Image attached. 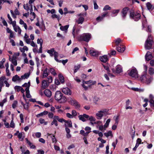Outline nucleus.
<instances>
[{
	"label": "nucleus",
	"instance_id": "nucleus-32",
	"mask_svg": "<svg viewBox=\"0 0 154 154\" xmlns=\"http://www.w3.org/2000/svg\"><path fill=\"white\" fill-rule=\"evenodd\" d=\"M51 17L53 19L55 18H57L58 21L61 19V17L59 15H57L55 14H53L52 15Z\"/></svg>",
	"mask_w": 154,
	"mask_h": 154
},
{
	"label": "nucleus",
	"instance_id": "nucleus-62",
	"mask_svg": "<svg viewBox=\"0 0 154 154\" xmlns=\"http://www.w3.org/2000/svg\"><path fill=\"white\" fill-rule=\"evenodd\" d=\"M77 112L75 110H73L72 111V116H77Z\"/></svg>",
	"mask_w": 154,
	"mask_h": 154
},
{
	"label": "nucleus",
	"instance_id": "nucleus-37",
	"mask_svg": "<svg viewBox=\"0 0 154 154\" xmlns=\"http://www.w3.org/2000/svg\"><path fill=\"white\" fill-rule=\"evenodd\" d=\"M29 75L30 74L29 73H25L24 75L21 76V78L22 79H27L29 77Z\"/></svg>",
	"mask_w": 154,
	"mask_h": 154
},
{
	"label": "nucleus",
	"instance_id": "nucleus-24",
	"mask_svg": "<svg viewBox=\"0 0 154 154\" xmlns=\"http://www.w3.org/2000/svg\"><path fill=\"white\" fill-rule=\"evenodd\" d=\"M22 79L20 78L19 76H18L17 75H16L14 76L12 79V80L13 82H16L17 81H20Z\"/></svg>",
	"mask_w": 154,
	"mask_h": 154
},
{
	"label": "nucleus",
	"instance_id": "nucleus-39",
	"mask_svg": "<svg viewBox=\"0 0 154 154\" xmlns=\"http://www.w3.org/2000/svg\"><path fill=\"white\" fill-rule=\"evenodd\" d=\"M130 89H131L132 90L136 91H143V89H141L138 88H130Z\"/></svg>",
	"mask_w": 154,
	"mask_h": 154
},
{
	"label": "nucleus",
	"instance_id": "nucleus-30",
	"mask_svg": "<svg viewBox=\"0 0 154 154\" xmlns=\"http://www.w3.org/2000/svg\"><path fill=\"white\" fill-rule=\"evenodd\" d=\"M42 85L44 88H46L48 86L47 82L45 80H43L42 82Z\"/></svg>",
	"mask_w": 154,
	"mask_h": 154
},
{
	"label": "nucleus",
	"instance_id": "nucleus-52",
	"mask_svg": "<svg viewBox=\"0 0 154 154\" xmlns=\"http://www.w3.org/2000/svg\"><path fill=\"white\" fill-rule=\"evenodd\" d=\"M36 137L37 138H39L41 137V134L40 132H36L34 133Z\"/></svg>",
	"mask_w": 154,
	"mask_h": 154
},
{
	"label": "nucleus",
	"instance_id": "nucleus-14",
	"mask_svg": "<svg viewBox=\"0 0 154 154\" xmlns=\"http://www.w3.org/2000/svg\"><path fill=\"white\" fill-rule=\"evenodd\" d=\"M128 10L129 9L127 7H125L123 9L122 13V17L123 19H125Z\"/></svg>",
	"mask_w": 154,
	"mask_h": 154
},
{
	"label": "nucleus",
	"instance_id": "nucleus-64",
	"mask_svg": "<svg viewBox=\"0 0 154 154\" xmlns=\"http://www.w3.org/2000/svg\"><path fill=\"white\" fill-rule=\"evenodd\" d=\"M38 153L37 154H44V151L42 150L38 149L37 150Z\"/></svg>",
	"mask_w": 154,
	"mask_h": 154
},
{
	"label": "nucleus",
	"instance_id": "nucleus-17",
	"mask_svg": "<svg viewBox=\"0 0 154 154\" xmlns=\"http://www.w3.org/2000/svg\"><path fill=\"white\" fill-rule=\"evenodd\" d=\"M100 60L103 63L106 62L108 60V56L106 55H104L100 57Z\"/></svg>",
	"mask_w": 154,
	"mask_h": 154
},
{
	"label": "nucleus",
	"instance_id": "nucleus-29",
	"mask_svg": "<svg viewBox=\"0 0 154 154\" xmlns=\"http://www.w3.org/2000/svg\"><path fill=\"white\" fill-rule=\"evenodd\" d=\"M54 59L56 61L59 62H61V60H59L57 59V57L58 56V54L57 52L55 51L54 52Z\"/></svg>",
	"mask_w": 154,
	"mask_h": 154
},
{
	"label": "nucleus",
	"instance_id": "nucleus-56",
	"mask_svg": "<svg viewBox=\"0 0 154 154\" xmlns=\"http://www.w3.org/2000/svg\"><path fill=\"white\" fill-rule=\"evenodd\" d=\"M34 1L35 0H29V4L30 5V6L31 7L30 10L31 11H32V7L31 4L34 2Z\"/></svg>",
	"mask_w": 154,
	"mask_h": 154
},
{
	"label": "nucleus",
	"instance_id": "nucleus-1",
	"mask_svg": "<svg viewBox=\"0 0 154 154\" xmlns=\"http://www.w3.org/2000/svg\"><path fill=\"white\" fill-rule=\"evenodd\" d=\"M139 80L142 83H145L147 85H149L153 81V78L152 75L145 74L140 77Z\"/></svg>",
	"mask_w": 154,
	"mask_h": 154
},
{
	"label": "nucleus",
	"instance_id": "nucleus-13",
	"mask_svg": "<svg viewBox=\"0 0 154 154\" xmlns=\"http://www.w3.org/2000/svg\"><path fill=\"white\" fill-rule=\"evenodd\" d=\"M107 12L103 13L101 16H99L96 18V20L98 22H100L108 14Z\"/></svg>",
	"mask_w": 154,
	"mask_h": 154
},
{
	"label": "nucleus",
	"instance_id": "nucleus-22",
	"mask_svg": "<svg viewBox=\"0 0 154 154\" xmlns=\"http://www.w3.org/2000/svg\"><path fill=\"white\" fill-rule=\"evenodd\" d=\"M49 70L47 68H46L43 71L42 76L43 78L46 77L48 75Z\"/></svg>",
	"mask_w": 154,
	"mask_h": 154
},
{
	"label": "nucleus",
	"instance_id": "nucleus-6",
	"mask_svg": "<svg viewBox=\"0 0 154 154\" xmlns=\"http://www.w3.org/2000/svg\"><path fill=\"white\" fill-rule=\"evenodd\" d=\"M128 75L130 76L135 79L137 78L138 74L137 69H132L128 71Z\"/></svg>",
	"mask_w": 154,
	"mask_h": 154
},
{
	"label": "nucleus",
	"instance_id": "nucleus-55",
	"mask_svg": "<svg viewBox=\"0 0 154 154\" xmlns=\"http://www.w3.org/2000/svg\"><path fill=\"white\" fill-rule=\"evenodd\" d=\"M36 25L38 26H39V27L42 29V30L44 31L45 30V26H42V27H41V26H40L39 24V22L38 21L36 23Z\"/></svg>",
	"mask_w": 154,
	"mask_h": 154
},
{
	"label": "nucleus",
	"instance_id": "nucleus-31",
	"mask_svg": "<svg viewBox=\"0 0 154 154\" xmlns=\"http://www.w3.org/2000/svg\"><path fill=\"white\" fill-rule=\"evenodd\" d=\"M54 48H52L50 50H48L47 51V52L49 53L51 57H53L54 53Z\"/></svg>",
	"mask_w": 154,
	"mask_h": 154
},
{
	"label": "nucleus",
	"instance_id": "nucleus-4",
	"mask_svg": "<svg viewBox=\"0 0 154 154\" xmlns=\"http://www.w3.org/2000/svg\"><path fill=\"white\" fill-rule=\"evenodd\" d=\"M140 14L138 12L131 11L130 14V17L135 21H138L140 19Z\"/></svg>",
	"mask_w": 154,
	"mask_h": 154
},
{
	"label": "nucleus",
	"instance_id": "nucleus-3",
	"mask_svg": "<svg viewBox=\"0 0 154 154\" xmlns=\"http://www.w3.org/2000/svg\"><path fill=\"white\" fill-rule=\"evenodd\" d=\"M91 37V34L89 33H84L80 35L78 37V39L80 41H85L88 42Z\"/></svg>",
	"mask_w": 154,
	"mask_h": 154
},
{
	"label": "nucleus",
	"instance_id": "nucleus-63",
	"mask_svg": "<svg viewBox=\"0 0 154 154\" xmlns=\"http://www.w3.org/2000/svg\"><path fill=\"white\" fill-rule=\"evenodd\" d=\"M150 106L151 107H154V100L149 101Z\"/></svg>",
	"mask_w": 154,
	"mask_h": 154
},
{
	"label": "nucleus",
	"instance_id": "nucleus-33",
	"mask_svg": "<svg viewBox=\"0 0 154 154\" xmlns=\"http://www.w3.org/2000/svg\"><path fill=\"white\" fill-rule=\"evenodd\" d=\"M104 134V135L107 137L109 136H111L112 137L113 136L112 132L111 131H109L108 132L105 133Z\"/></svg>",
	"mask_w": 154,
	"mask_h": 154
},
{
	"label": "nucleus",
	"instance_id": "nucleus-34",
	"mask_svg": "<svg viewBox=\"0 0 154 154\" xmlns=\"http://www.w3.org/2000/svg\"><path fill=\"white\" fill-rule=\"evenodd\" d=\"M122 40L120 38H118L115 40V44L116 46L119 45L121 44Z\"/></svg>",
	"mask_w": 154,
	"mask_h": 154
},
{
	"label": "nucleus",
	"instance_id": "nucleus-5",
	"mask_svg": "<svg viewBox=\"0 0 154 154\" xmlns=\"http://www.w3.org/2000/svg\"><path fill=\"white\" fill-rule=\"evenodd\" d=\"M153 42L151 39L150 36H149L145 44V48L146 50H149L152 48Z\"/></svg>",
	"mask_w": 154,
	"mask_h": 154
},
{
	"label": "nucleus",
	"instance_id": "nucleus-41",
	"mask_svg": "<svg viewBox=\"0 0 154 154\" xmlns=\"http://www.w3.org/2000/svg\"><path fill=\"white\" fill-rule=\"evenodd\" d=\"M47 134L48 135V136H50L51 135H52V141L53 142H55V143H56L57 142V140L56 139L55 137V136L54 135H53V134H49V133H48Z\"/></svg>",
	"mask_w": 154,
	"mask_h": 154
},
{
	"label": "nucleus",
	"instance_id": "nucleus-53",
	"mask_svg": "<svg viewBox=\"0 0 154 154\" xmlns=\"http://www.w3.org/2000/svg\"><path fill=\"white\" fill-rule=\"evenodd\" d=\"M9 23L11 24L12 25L14 28L17 26H16V22L15 21H10V22H9Z\"/></svg>",
	"mask_w": 154,
	"mask_h": 154
},
{
	"label": "nucleus",
	"instance_id": "nucleus-57",
	"mask_svg": "<svg viewBox=\"0 0 154 154\" xmlns=\"http://www.w3.org/2000/svg\"><path fill=\"white\" fill-rule=\"evenodd\" d=\"M76 29V27L75 26H74L73 28L72 31V35H73L74 38H75V30Z\"/></svg>",
	"mask_w": 154,
	"mask_h": 154
},
{
	"label": "nucleus",
	"instance_id": "nucleus-45",
	"mask_svg": "<svg viewBox=\"0 0 154 154\" xmlns=\"http://www.w3.org/2000/svg\"><path fill=\"white\" fill-rule=\"evenodd\" d=\"M43 42V40L42 38H38L37 40V43L38 44H40V46H42Z\"/></svg>",
	"mask_w": 154,
	"mask_h": 154
},
{
	"label": "nucleus",
	"instance_id": "nucleus-26",
	"mask_svg": "<svg viewBox=\"0 0 154 154\" xmlns=\"http://www.w3.org/2000/svg\"><path fill=\"white\" fill-rule=\"evenodd\" d=\"M14 29L15 32H18L19 34H21V30L20 28L18 26H17L15 27H14Z\"/></svg>",
	"mask_w": 154,
	"mask_h": 154
},
{
	"label": "nucleus",
	"instance_id": "nucleus-28",
	"mask_svg": "<svg viewBox=\"0 0 154 154\" xmlns=\"http://www.w3.org/2000/svg\"><path fill=\"white\" fill-rule=\"evenodd\" d=\"M25 91L26 92V96L27 98H30L31 97V95L29 94V88L28 87L27 88H26Z\"/></svg>",
	"mask_w": 154,
	"mask_h": 154
},
{
	"label": "nucleus",
	"instance_id": "nucleus-8",
	"mask_svg": "<svg viewBox=\"0 0 154 154\" xmlns=\"http://www.w3.org/2000/svg\"><path fill=\"white\" fill-rule=\"evenodd\" d=\"M112 72L114 73H119L122 72V69L121 66L118 65L116 67V69H112Z\"/></svg>",
	"mask_w": 154,
	"mask_h": 154
},
{
	"label": "nucleus",
	"instance_id": "nucleus-27",
	"mask_svg": "<svg viewBox=\"0 0 154 154\" xmlns=\"http://www.w3.org/2000/svg\"><path fill=\"white\" fill-rule=\"evenodd\" d=\"M69 27V25H66L65 26H60V29L61 30L65 31L66 32L67 30Z\"/></svg>",
	"mask_w": 154,
	"mask_h": 154
},
{
	"label": "nucleus",
	"instance_id": "nucleus-19",
	"mask_svg": "<svg viewBox=\"0 0 154 154\" xmlns=\"http://www.w3.org/2000/svg\"><path fill=\"white\" fill-rule=\"evenodd\" d=\"M9 60L10 61H11L12 63L14 65L16 66L17 65V62L16 60V57L14 56H13L12 58H11L9 56Z\"/></svg>",
	"mask_w": 154,
	"mask_h": 154
},
{
	"label": "nucleus",
	"instance_id": "nucleus-35",
	"mask_svg": "<svg viewBox=\"0 0 154 154\" xmlns=\"http://www.w3.org/2000/svg\"><path fill=\"white\" fill-rule=\"evenodd\" d=\"M59 78L60 79V82L62 83H63L64 82V79L63 77L61 75L59 74Z\"/></svg>",
	"mask_w": 154,
	"mask_h": 154
},
{
	"label": "nucleus",
	"instance_id": "nucleus-44",
	"mask_svg": "<svg viewBox=\"0 0 154 154\" xmlns=\"http://www.w3.org/2000/svg\"><path fill=\"white\" fill-rule=\"evenodd\" d=\"M110 121V119H108L107 120L106 122V123L104 125V126L105 128H107L108 127Z\"/></svg>",
	"mask_w": 154,
	"mask_h": 154
},
{
	"label": "nucleus",
	"instance_id": "nucleus-40",
	"mask_svg": "<svg viewBox=\"0 0 154 154\" xmlns=\"http://www.w3.org/2000/svg\"><path fill=\"white\" fill-rule=\"evenodd\" d=\"M111 7L108 5H105L103 9V11H106L107 10H110L111 9Z\"/></svg>",
	"mask_w": 154,
	"mask_h": 154
},
{
	"label": "nucleus",
	"instance_id": "nucleus-51",
	"mask_svg": "<svg viewBox=\"0 0 154 154\" xmlns=\"http://www.w3.org/2000/svg\"><path fill=\"white\" fill-rule=\"evenodd\" d=\"M88 119L90 121V122H94L95 121V119L92 116H90L89 117Z\"/></svg>",
	"mask_w": 154,
	"mask_h": 154
},
{
	"label": "nucleus",
	"instance_id": "nucleus-36",
	"mask_svg": "<svg viewBox=\"0 0 154 154\" xmlns=\"http://www.w3.org/2000/svg\"><path fill=\"white\" fill-rule=\"evenodd\" d=\"M39 121L41 124H44V125H46L48 124V122H45L44 119L42 118L40 119L39 120Z\"/></svg>",
	"mask_w": 154,
	"mask_h": 154
},
{
	"label": "nucleus",
	"instance_id": "nucleus-43",
	"mask_svg": "<svg viewBox=\"0 0 154 154\" xmlns=\"http://www.w3.org/2000/svg\"><path fill=\"white\" fill-rule=\"evenodd\" d=\"M50 71L51 73L54 75H57L55 70L53 68H50Z\"/></svg>",
	"mask_w": 154,
	"mask_h": 154
},
{
	"label": "nucleus",
	"instance_id": "nucleus-21",
	"mask_svg": "<svg viewBox=\"0 0 154 154\" xmlns=\"http://www.w3.org/2000/svg\"><path fill=\"white\" fill-rule=\"evenodd\" d=\"M65 123V128H71L72 127V123L71 121H67L66 120Z\"/></svg>",
	"mask_w": 154,
	"mask_h": 154
},
{
	"label": "nucleus",
	"instance_id": "nucleus-54",
	"mask_svg": "<svg viewBox=\"0 0 154 154\" xmlns=\"http://www.w3.org/2000/svg\"><path fill=\"white\" fill-rule=\"evenodd\" d=\"M80 65H78L77 66H75V69L74 71V73H76L78 70L80 68Z\"/></svg>",
	"mask_w": 154,
	"mask_h": 154
},
{
	"label": "nucleus",
	"instance_id": "nucleus-20",
	"mask_svg": "<svg viewBox=\"0 0 154 154\" xmlns=\"http://www.w3.org/2000/svg\"><path fill=\"white\" fill-rule=\"evenodd\" d=\"M44 93L47 97H51L52 93L51 91L49 89H46L44 91Z\"/></svg>",
	"mask_w": 154,
	"mask_h": 154
},
{
	"label": "nucleus",
	"instance_id": "nucleus-42",
	"mask_svg": "<svg viewBox=\"0 0 154 154\" xmlns=\"http://www.w3.org/2000/svg\"><path fill=\"white\" fill-rule=\"evenodd\" d=\"M22 88V87L20 86H16L14 87V88L15 91L17 92H19L21 90V89Z\"/></svg>",
	"mask_w": 154,
	"mask_h": 154
},
{
	"label": "nucleus",
	"instance_id": "nucleus-47",
	"mask_svg": "<svg viewBox=\"0 0 154 154\" xmlns=\"http://www.w3.org/2000/svg\"><path fill=\"white\" fill-rule=\"evenodd\" d=\"M54 125L56 127L58 126V125L57 121H56L55 120H53V121L51 122V125Z\"/></svg>",
	"mask_w": 154,
	"mask_h": 154
},
{
	"label": "nucleus",
	"instance_id": "nucleus-18",
	"mask_svg": "<svg viewBox=\"0 0 154 154\" xmlns=\"http://www.w3.org/2000/svg\"><path fill=\"white\" fill-rule=\"evenodd\" d=\"M90 53L91 55L94 57H97L100 54L98 51L93 50H91Z\"/></svg>",
	"mask_w": 154,
	"mask_h": 154
},
{
	"label": "nucleus",
	"instance_id": "nucleus-9",
	"mask_svg": "<svg viewBox=\"0 0 154 154\" xmlns=\"http://www.w3.org/2000/svg\"><path fill=\"white\" fill-rule=\"evenodd\" d=\"M84 16V14L83 13H80L78 15V16L79 17L78 20H76V22L78 24H82L84 20V19L83 17L81 16Z\"/></svg>",
	"mask_w": 154,
	"mask_h": 154
},
{
	"label": "nucleus",
	"instance_id": "nucleus-58",
	"mask_svg": "<svg viewBox=\"0 0 154 154\" xmlns=\"http://www.w3.org/2000/svg\"><path fill=\"white\" fill-rule=\"evenodd\" d=\"M92 82V81L91 80H89L88 81H85L84 80H83L82 81V84H84L85 85V84H89L91 83Z\"/></svg>",
	"mask_w": 154,
	"mask_h": 154
},
{
	"label": "nucleus",
	"instance_id": "nucleus-59",
	"mask_svg": "<svg viewBox=\"0 0 154 154\" xmlns=\"http://www.w3.org/2000/svg\"><path fill=\"white\" fill-rule=\"evenodd\" d=\"M20 119L21 122L22 123H23L24 122V120H23V115L21 113L20 114Z\"/></svg>",
	"mask_w": 154,
	"mask_h": 154
},
{
	"label": "nucleus",
	"instance_id": "nucleus-16",
	"mask_svg": "<svg viewBox=\"0 0 154 154\" xmlns=\"http://www.w3.org/2000/svg\"><path fill=\"white\" fill-rule=\"evenodd\" d=\"M152 57V54L149 51H148L145 56V60L147 61L151 60Z\"/></svg>",
	"mask_w": 154,
	"mask_h": 154
},
{
	"label": "nucleus",
	"instance_id": "nucleus-2",
	"mask_svg": "<svg viewBox=\"0 0 154 154\" xmlns=\"http://www.w3.org/2000/svg\"><path fill=\"white\" fill-rule=\"evenodd\" d=\"M54 98L56 100L60 103H65L67 100L66 97L63 96L62 93L60 91H57L56 92Z\"/></svg>",
	"mask_w": 154,
	"mask_h": 154
},
{
	"label": "nucleus",
	"instance_id": "nucleus-10",
	"mask_svg": "<svg viewBox=\"0 0 154 154\" xmlns=\"http://www.w3.org/2000/svg\"><path fill=\"white\" fill-rule=\"evenodd\" d=\"M69 102L72 105L75 106L76 108H78L80 107V105L75 100H73L71 98L69 100Z\"/></svg>",
	"mask_w": 154,
	"mask_h": 154
},
{
	"label": "nucleus",
	"instance_id": "nucleus-38",
	"mask_svg": "<svg viewBox=\"0 0 154 154\" xmlns=\"http://www.w3.org/2000/svg\"><path fill=\"white\" fill-rule=\"evenodd\" d=\"M149 74L151 75H152L154 74V69L152 68H149Z\"/></svg>",
	"mask_w": 154,
	"mask_h": 154
},
{
	"label": "nucleus",
	"instance_id": "nucleus-23",
	"mask_svg": "<svg viewBox=\"0 0 154 154\" xmlns=\"http://www.w3.org/2000/svg\"><path fill=\"white\" fill-rule=\"evenodd\" d=\"M119 10H113L112 11V13L111 14V16L112 17H114L117 16V14L119 13Z\"/></svg>",
	"mask_w": 154,
	"mask_h": 154
},
{
	"label": "nucleus",
	"instance_id": "nucleus-11",
	"mask_svg": "<svg viewBox=\"0 0 154 154\" xmlns=\"http://www.w3.org/2000/svg\"><path fill=\"white\" fill-rule=\"evenodd\" d=\"M89 116L86 114H84L83 115H80L78 117L79 120L83 122H85L86 120L85 119H88Z\"/></svg>",
	"mask_w": 154,
	"mask_h": 154
},
{
	"label": "nucleus",
	"instance_id": "nucleus-12",
	"mask_svg": "<svg viewBox=\"0 0 154 154\" xmlns=\"http://www.w3.org/2000/svg\"><path fill=\"white\" fill-rule=\"evenodd\" d=\"M62 92L64 94L67 95H71L72 92L69 88L67 87L63 88L62 89Z\"/></svg>",
	"mask_w": 154,
	"mask_h": 154
},
{
	"label": "nucleus",
	"instance_id": "nucleus-61",
	"mask_svg": "<svg viewBox=\"0 0 154 154\" xmlns=\"http://www.w3.org/2000/svg\"><path fill=\"white\" fill-rule=\"evenodd\" d=\"M56 86L55 85H52L50 86V88L53 91H55L56 89Z\"/></svg>",
	"mask_w": 154,
	"mask_h": 154
},
{
	"label": "nucleus",
	"instance_id": "nucleus-46",
	"mask_svg": "<svg viewBox=\"0 0 154 154\" xmlns=\"http://www.w3.org/2000/svg\"><path fill=\"white\" fill-rule=\"evenodd\" d=\"M146 5L147 9L149 10L152 8V5L151 3L149 2H147L146 4Z\"/></svg>",
	"mask_w": 154,
	"mask_h": 154
},
{
	"label": "nucleus",
	"instance_id": "nucleus-60",
	"mask_svg": "<svg viewBox=\"0 0 154 154\" xmlns=\"http://www.w3.org/2000/svg\"><path fill=\"white\" fill-rule=\"evenodd\" d=\"M103 66L104 69L107 71L108 73H109L110 72V70L109 67L107 66H105L103 65Z\"/></svg>",
	"mask_w": 154,
	"mask_h": 154
},
{
	"label": "nucleus",
	"instance_id": "nucleus-50",
	"mask_svg": "<svg viewBox=\"0 0 154 154\" xmlns=\"http://www.w3.org/2000/svg\"><path fill=\"white\" fill-rule=\"evenodd\" d=\"M30 86V83L29 82H28V84L26 83H25L23 85H22V87H26V88H29V87Z\"/></svg>",
	"mask_w": 154,
	"mask_h": 154
},
{
	"label": "nucleus",
	"instance_id": "nucleus-25",
	"mask_svg": "<svg viewBox=\"0 0 154 154\" xmlns=\"http://www.w3.org/2000/svg\"><path fill=\"white\" fill-rule=\"evenodd\" d=\"M27 143L29 145L30 148L32 149H34L35 148V145H33L32 143L30 142L26 138Z\"/></svg>",
	"mask_w": 154,
	"mask_h": 154
},
{
	"label": "nucleus",
	"instance_id": "nucleus-48",
	"mask_svg": "<svg viewBox=\"0 0 154 154\" xmlns=\"http://www.w3.org/2000/svg\"><path fill=\"white\" fill-rule=\"evenodd\" d=\"M17 100H14V101L12 105V108L13 109H15L17 106Z\"/></svg>",
	"mask_w": 154,
	"mask_h": 154
},
{
	"label": "nucleus",
	"instance_id": "nucleus-49",
	"mask_svg": "<svg viewBox=\"0 0 154 154\" xmlns=\"http://www.w3.org/2000/svg\"><path fill=\"white\" fill-rule=\"evenodd\" d=\"M24 8L27 11H28L29 10H31L30 9V8L29 7L27 4H24L23 5Z\"/></svg>",
	"mask_w": 154,
	"mask_h": 154
},
{
	"label": "nucleus",
	"instance_id": "nucleus-7",
	"mask_svg": "<svg viewBox=\"0 0 154 154\" xmlns=\"http://www.w3.org/2000/svg\"><path fill=\"white\" fill-rule=\"evenodd\" d=\"M108 110L106 109H103L97 112L96 114L97 118V119L100 120L102 119L104 114L107 113Z\"/></svg>",
	"mask_w": 154,
	"mask_h": 154
},
{
	"label": "nucleus",
	"instance_id": "nucleus-15",
	"mask_svg": "<svg viewBox=\"0 0 154 154\" xmlns=\"http://www.w3.org/2000/svg\"><path fill=\"white\" fill-rule=\"evenodd\" d=\"M116 49L119 52H123L125 50V47L124 45L120 44L119 45L116 46Z\"/></svg>",
	"mask_w": 154,
	"mask_h": 154
}]
</instances>
